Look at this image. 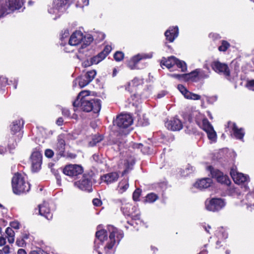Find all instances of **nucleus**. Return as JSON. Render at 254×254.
Masks as SVG:
<instances>
[{
  "label": "nucleus",
  "instance_id": "obj_1",
  "mask_svg": "<svg viewBox=\"0 0 254 254\" xmlns=\"http://www.w3.org/2000/svg\"><path fill=\"white\" fill-rule=\"evenodd\" d=\"M124 237V233L122 231L118 230L112 225H109L107 230H100L96 233V239L94 241V248L95 250L99 248L100 244L105 240L108 242L104 247L105 253L107 254L111 253L114 246L120 243Z\"/></svg>",
  "mask_w": 254,
  "mask_h": 254
},
{
  "label": "nucleus",
  "instance_id": "obj_2",
  "mask_svg": "<svg viewBox=\"0 0 254 254\" xmlns=\"http://www.w3.org/2000/svg\"><path fill=\"white\" fill-rule=\"evenodd\" d=\"M73 106L74 108L80 107L84 112L93 111L95 113L99 112L101 107L100 100L91 99L87 91H82L79 93L73 102Z\"/></svg>",
  "mask_w": 254,
  "mask_h": 254
},
{
  "label": "nucleus",
  "instance_id": "obj_3",
  "mask_svg": "<svg viewBox=\"0 0 254 254\" xmlns=\"http://www.w3.org/2000/svg\"><path fill=\"white\" fill-rule=\"evenodd\" d=\"M12 191L14 194L20 195L28 192L30 185L25 176L20 173H15L11 180Z\"/></svg>",
  "mask_w": 254,
  "mask_h": 254
},
{
  "label": "nucleus",
  "instance_id": "obj_4",
  "mask_svg": "<svg viewBox=\"0 0 254 254\" xmlns=\"http://www.w3.org/2000/svg\"><path fill=\"white\" fill-rule=\"evenodd\" d=\"M24 3L23 0H9L8 4L0 5V18L16 9H20Z\"/></svg>",
  "mask_w": 254,
  "mask_h": 254
},
{
  "label": "nucleus",
  "instance_id": "obj_5",
  "mask_svg": "<svg viewBox=\"0 0 254 254\" xmlns=\"http://www.w3.org/2000/svg\"><path fill=\"white\" fill-rule=\"evenodd\" d=\"M226 203L224 199L220 198L207 199L205 202L206 209L210 211H217L222 209Z\"/></svg>",
  "mask_w": 254,
  "mask_h": 254
},
{
  "label": "nucleus",
  "instance_id": "obj_6",
  "mask_svg": "<svg viewBox=\"0 0 254 254\" xmlns=\"http://www.w3.org/2000/svg\"><path fill=\"white\" fill-rule=\"evenodd\" d=\"M121 209L125 215L130 216L132 220H139L140 213L135 206L129 203H126L122 204Z\"/></svg>",
  "mask_w": 254,
  "mask_h": 254
},
{
  "label": "nucleus",
  "instance_id": "obj_7",
  "mask_svg": "<svg viewBox=\"0 0 254 254\" xmlns=\"http://www.w3.org/2000/svg\"><path fill=\"white\" fill-rule=\"evenodd\" d=\"M206 169L210 172L211 177L215 178L218 183L227 186H229L231 184L229 177L224 175L219 170L214 168L211 166H208Z\"/></svg>",
  "mask_w": 254,
  "mask_h": 254
},
{
  "label": "nucleus",
  "instance_id": "obj_8",
  "mask_svg": "<svg viewBox=\"0 0 254 254\" xmlns=\"http://www.w3.org/2000/svg\"><path fill=\"white\" fill-rule=\"evenodd\" d=\"M210 71L205 72L200 69H196L190 73L183 74L181 75L185 80H191L192 81H196L195 78L197 77L198 79H204L208 78L209 77ZM178 76H180L177 75Z\"/></svg>",
  "mask_w": 254,
  "mask_h": 254
},
{
  "label": "nucleus",
  "instance_id": "obj_9",
  "mask_svg": "<svg viewBox=\"0 0 254 254\" xmlns=\"http://www.w3.org/2000/svg\"><path fill=\"white\" fill-rule=\"evenodd\" d=\"M133 123L132 117L128 114H122L118 116L114 121V125L120 128H126Z\"/></svg>",
  "mask_w": 254,
  "mask_h": 254
},
{
  "label": "nucleus",
  "instance_id": "obj_10",
  "mask_svg": "<svg viewBox=\"0 0 254 254\" xmlns=\"http://www.w3.org/2000/svg\"><path fill=\"white\" fill-rule=\"evenodd\" d=\"M83 172L82 167L77 164H69L66 165L63 170V173L70 177H76L82 174Z\"/></svg>",
  "mask_w": 254,
  "mask_h": 254
},
{
  "label": "nucleus",
  "instance_id": "obj_11",
  "mask_svg": "<svg viewBox=\"0 0 254 254\" xmlns=\"http://www.w3.org/2000/svg\"><path fill=\"white\" fill-rule=\"evenodd\" d=\"M74 185L82 190L88 192H91L92 190V179L88 175H83L80 180L74 183Z\"/></svg>",
  "mask_w": 254,
  "mask_h": 254
},
{
  "label": "nucleus",
  "instance_id": "obj_12",
  "mask_svg": "<svg viewBox=\"0 0 254 254\" xmlns=\"http://www.w3.org/2000/svg\"><path fill=\"white\" fill-rule=\"evenodd\" d=\"M69 0H54L52 7L48 9L50 14H56L60 15L65 10V6Z\"/></svg>",
  "mask_w": 254,
  "mask_h": 254
},
{
  "label": "nucleus",
  "instance_id": "obj_13",
  "mask_svg": "<svg viewBox=\"0 0 254 254\" xmlns=\"http://www.w3.org/2000/svg\"><path fill=\"white\" fill-rule=\"evenodd\" d=\"M42 156L40 152L35 150L32 152L31 155V161L33 172H36L40 170L42 163Z\"/></svg>",
  "mask_w": 254,
  "mask_h": 254
},
{
  "label": "nucleus",
  "instance_id": "obj_14",
  "mask_svg": "<svg viewBox=\"0 0 254 254\" xmlns=\"http://www.w3.org/2000/svg\"><path fill=\"white\" fill-rule=\"evenodd\" d=\"M212 68L216 72L223 74L226 77L230 75V72L228 65L219 61H214L211 64Z\"/></svg>",
  "mask_w": 254,
  "mask_h": 254
},
{
  "label": "nucleus",
  "instance_id": "obj_15",
  "mask_svg": "<svg viewBox=\"0 0 254 254\" xmlns=\"http://www.w3.org/2000/svg\"><path fill=\"white\" fill-rule=\"evenodd\" d=\"M152 57L151 54H138L133 56L128 62L127 65L131 69L136 68V64L141 60L150 59Z\"/></svg>",
  "mask_w": 254,
  "mask_h": 254
},
{
  "label": "nucleus",
  "instance_id": "obj_16",
  "mask_svg": "<svg viewBox=\"0 0 254 254\" xmlns=\"http://www.w3.org/2000/svg\"><path fill=\"white\" fill-rule=\"evenodd\" d=\"M166 127L169 130L173 131L180 130L183 128V124L178 118L174 117L168 120L165 123Z\"/></svg>",
  "mask_w": 254,
  "mask_h": 254
},
{
  "label": "nucleus",
  "instance_id": "obj_17",
  "mask_svg": "<svg viewBox=\"0 0 254 254\" xmlns=\"http://www.w3.org/2000/svg\"><path fill=\"white\" fill-rule=\"evenodd\" d=\"M230 175L234 181L238 184L245 183L249 180L248 176L244 175L243 173L237 172L236 169L234 168H231Z\"/></svg>",
  "mask_w": 254,
  "mask_h": 254
},
{
  "label": "nucleus",
  "instance_id": "obj_18",
  "mask_svg": "<svg viewBox=\"0 0 254 254\" xmlns=\"http://www.w3.org/2000/svg\"><path fill=\"white\" fill-rule=\"evenodd\" d=\"M178 89L187 99L198 100L201 98V96L199 95L189 91L182 84H179L178 85Z\"/></svg>",
  "mask_w": 254,
  "mask_h": 254
},
{
  "label": "nucleus",
  "instance_id": "obj_19",
  "mask_svg": "<svg viewBox=\"0 0 254 254\" xmlns=\"http://www.w3.org/2000/svg\"><path fill=\"white\" fill-rule=\"evenodd\" d=\"M228 126L232 128L233 136L236 139L241 140L243 139L245 135L243 128H239L235 123L232 122L228 123Z\"/></svg>",
  "mask_w": 254,
  "mask_h": 254
},
{
  "label": "nucleus",
  "instance_id": "obj_20",
  "mask_svg": "<svg viewBox=\"0 0 254 254\" xmlns=\"http://www.w3.org/2000/svg\"><path fill=\"white\" fill-rule=\"evenodd\" d=\"M83 39V35L80 31H76L70 36L68 44L71 46H76L80 44Z\"/></svg>",
  "mask_w": 254,
  "mask_h": 254
},
{
  "label": "nucleus",
  "instance_id": "obj_21",
  "mask_svg": "<svg viewBox=\"0 0 254 254\" xmlns=\"http://www.w3.org/2000/svg\"><path fill=\"white\" fill-rule=\"evenodd\" d=\"M24 121L22 120H17L13 122L11 126V131L12 134L18 133V136L20 138L22 135L21 129L23 127Z\"/></svg>",
  "mask_w": 254,
  "mask_h": 254
},
{
  "label": "nucleus",
  "instance_id": "obj_22",
  "mask_svg": "<svg viewBox=\"0 0 254 254\" xmlns=\"http://www.w3.org/2000/svg\"><path fill=\"white\" fill-rule=\"evenodd\" d=\"M179 34V29L177 26L170 27L165 32V36L166 40L170 42H173L178 37Z\"/></svg>",
  "mask_w": 254,
  "mask_h": 254
},
{
  "label": "nucleus",
  "instance_id": "obj_23",
  "mask_svg": "<svg viewBox=\"0 0 254 254\" xmlns=\"http://www.w3.org/2000/svg\"><path fill=\"white\" fill-rule=\"evenodd\" d=\"M39 214L45 217L48 220H51L53 217V214L48 207V204L44 203L39 205Z\"/></svg>",
  "mask_w": 254,
  "mask_h": 254
},
{
  "label": "nucleus",
  "instance_id": "obj_24",
  "mask_svg": "<svg viewBox=\"0 0 254 254\" xmlns=\"http://www.w3.org/2000/svg\"><path fill=\"white\" fill-rule=\"evenodd\" d=\"M119 177L117 172H111L106 174L101 177V179L107 184H111L116 182Z\"/></svg>",
  "mask_w": 254,
  "mask_h": 254
},
{
  "label": "nucleus",
  "instance_id": "obj_25",
  "mask_svg": "<svg viewBox=\"0 0 254 254\" xmlns=\"http://www.w3.org/2000/svg\"><path fill=\"white\" fill-rule=\"evenodd\" d=\"M212 183V181L210 178H204L197 181L194 184V187L200 190L204 189L210 187Z\"/></svg>",
  "mask_w": 254,
  "mask_h": 254
},
{
  "label": "nucleus",
  "instance_id": "obj_26",
  "mask_svg": "<svg viewBox=\"0 0 254 254\" xmlns=\"http://www.w3.org/2000/svg\"><path fill=\"white\" fill-rule=\"evenodd\" d=\"M56 150L58 151V154L63 156L65 150V141L61 136H59L58 142L55 147Z\"/></svg>",
  "mask_w": 254,
  "mask_h": 254
},
{
  "label": "nucleus",
  "instance_id": "obj_27",
  "mask_svg": "<svg viewBox=\"0 0 254 254\" xmlns=\"http://www.w3.org/2000/svg\"><path fill=\"white\" fill-rule=\"evenodd\" d=\"M176 61H177V59L173 56H171L169 57L167 60L164 58V59L161 61V64L169 69L176 64Z\"/></svg>",
  "mask_w": 254,
  "mask_h": 254
},
{
  "label": "nucleus",
  "instance_id": "obj_28",
  "mask_svg": "<svg viewBox=\"0 0 254 254\" xmlns=\"http://www.w3.org/2000/svg\"><path fill=\"white\" fill-rule=\"evenodd\" d=\"M128 187V180L124 179L119 182L117 190L119 193H123L127 190Z\"/></svg>",
  "mask_w": 254,
  "mask_h": 254
},
{
  "label": "nucleus",
  "instance_id": "obj_29",
  "mask_svg": "<svg viewBox=\"0 0 254 254\" xmlns=\"http://www.w3.org/2000/svg\"><path fill=\"white\" fill-rule=\"evenodd\" d=\"M77 82L78 83L79 86L80 88H83L88 85L90 81H88V79H87V77H85V76L82 75L78 77V78H76L73 82V86L76 84Z\"/></svg>",
  "mask_w": 254,
  "mask_h": 254
},
{
  "label": "nucleus",
  "instance_id": "obj_30",
  "mask_svg": "<svg viewBox=\"0 0 254 254\" xmlns=\"http://www.w3.org/2000/svg\"><path fill=\"white\" fill-rule=\"evenodd\" d=\"M112 47L111 46L107 45L105 47L102 51L99 53L97 55L103 61L111 52Z\"/></svg>",
  "mask_w": 254,
  "mask_h": 254
},
{
  "label": "nucleus",
  "instance_id": "obj_31",
  "mask_svg": "<svg viewBox=\"0 0 254 254\" xmlns=\"http://www.w3.org/2000/svg\"><path fill=\"white\" fill-rule=\"evenodd\" d=\"M202 128L206 132H207L212 131L213 128L212 126L209 123L208 120L205 118L202 121Z\"/></svg>",
  "mask_w": 254,
  "mask_h": 254
},
{
  "label": "nucleus",
  "instance_id": "obj_32",
  "mask_svg": "<svg viewBox=\"0 0 254 254\" xmlns=\"http://www.w3.org/2000/svg\"><path fill=\"white\" fill-rule=\"evenodd\" d=\"M103 139V137L99 134L95 135L92 138V140L89 142L90 146H95L97 143L100 142Z\"/></svg>",
  "mask_w": 254,
  "mask_h": 254
},
{
  "label": "nucleus",
  "instance_id": "obj_33",
  "mask_svg": "<svg viewBox=\"0 0 254 254\" xmlns=\"http://www.w3.org/2000/svg\"><path fill=\"white\" fill-rule=\"evenodd\" d=\"M96 74V71L94 70H92L87 72L84 75L85 77H87V79H88V81H89L90 82L94 78Z\"/></svg>",
  "mask_w": 254,
  "mask_h": 254
},
{
  "label": "nucleus",
  "instance_id": "obj_34",
  "mask_svg": "<svg viewBox=\"0 0 254 254\" xmlns=\"http://www.w3.org/2000/svg\"><path fill=\"white\" fill-rule=\"evenodd\" d=\"M175 65H176L178 68H181L183 72H185L187 70V64L184 61H181L177 59Z\"/></svg>",
  "mask_w": 254,
  "mask_h": 254
},
{
  "label": "nucleus",
  "instance_id": "obj_35",
  "mask_svg": "<svg viewBox=\"0 0 254 254\" xmlns=\"http://www.w3.org/2000/svg\"><path fill=\"white\" fill-rule=\"evenodd\" d=\"M229 47L230 44L228 42L222 41L221 45L219 47L218 50L220 51L225 52Z\"/></svg>",
  "mask_w": 254,
  "mask_h": 254
},
{
  "label": "nucleus",
  "instance_id": "obj_36",
  "mask_svg": "<svg viewBox=\"0 0 254 254\" xmlns=\"http://www.w3.org/2000/svg\"><path fill=\"white\" fill-rule=\"evenodd\" d=\"M124 57V54L120 51L116 52L114 55L115 60L117 62H120L123 60Z\"/></svg>",
  "mask_w": 254,
  "mask_h": 254
},
{
  "label": "nucleus",
  "instance_id": "obj_37",
  "mask_svg": "<svg viewBox=\"0 0 254 254\" xmlns=\"http://www.w3.org/2000/svg\"><path fill=\"white\" fill-rule=\"evenodd\" d=\"M158 197L157 196L153 193H150L146 196V201L148 202H153L156 200H157Z\"/></svg>",
  "mask_w": 254,
  "mask_h": 254
},
{
  "label": "nucleus",
  "instance_id": "obj_38",
  "mask_svg": "<svg viewBox=\"0 0 254 254\" xmlns=\"http://www.w3.org/2000/svg\"><path fill=\"white\" fill-rule=\"evenodd\" d=\"M206 133L207 134V136L210 140H211L212 141H216L217 135L214 129H213L212 131L211 130Z\"/></svg>",
  "mask_w": 254,
  "mask_h": 254
},
{
  "label": "nucleus",
  "instance_id": "obj_39",
  "mask_svg": "<svg viewBox=\"0 0 254 254\" xmlns=\"http://www.w3.org/2000/svg\"><path fill=\"white\" fill-rule=\"evenodd\" d=\"M89 4V0H78L76 4V7H83L85 6H87Z\"/></svg>",
  "mask_w": 254,
  "mask_h": 254
},
{
  "label": "nucleus",
  "instance_id": "obj_40",
  "mask_svg": "<svg viewBox=\"0 0 254 254\" xmlns=\"http://www.w3.org/2000/svg\"><path fill=\"white\" fill-rule=\"evenodd\" d=\"M141 193L140 189H136L133 193L132 197L134 200H138Z\"/></svg>",
  "mask_w": 254,
  "mask_h": 254
},
{
  "label": "nucleus",
  "instance_id": "obj_41",
  "mask_svg": "<svg viewBox=\"0 0 254 254\" xmlns=\"http://www.w3.org/2000/svg\"><path fill=\"white\" fill-rule=\"evenodd\" d=\"M16 244L20 247H24L26 245V243L24 238H17L16 241Z\"/></svg>",
  "mask_w": 254,
  "mask_h": 254
},
{
  "label": "nucleus",
  "instance_id": "obj_42",
  "mask_svg": "<svg viewBox=\"0 0 254 254\" xmlns=\"http://www.w3.org/2000/svg\"><path fill=\"white\" fill-rule=\"evenodd\" d=\"M140 82H141L139 78H138L137 77H135L130 82L128 83V85L129 86L132 85L133 86H136L138 84H139L140 83Z\"/></svg>",
  "mask_w": 254,
  "mask_h": 254
},
{
  "label": "nucleus",
  "instance_id": "obj_43",
  "mask_svg": "<svg viewBox=\"0 0 254 254\" xmlns=\"http://www.w3.org/2000/svg\"><path fill=\"white\" fill-rule=\"evenodd\" d=\"M91 64H98L99 63L102 61L99 57L97 55L91 58Z\"/></svg>",
  "mask_w": 254,
  "mask_h": 254
},
{
  "label": "nucleus",
  "instance_id": "obj_44",
  "mask_svg": "<svg viewBox=\"0 0 254 254\" xmlns=\"http://www.w3.org/2000/svg\"><path fill=\"white\" fill-rule=\"evenodd\" d=\"M5 233L7 235V237H14V235H15L14 232L11 228H9V227L7 228L5 230Z\"/></svg>",
  "mask_w": 254,
  "mask_h": 254
},
{
  "label": "nucleus",
  "instance_id": "obj_45",
  "mask_svg": "<svg viewBox=\"0 0 254 254\" xmlns=\"http://www.w3.org/2000/svg\"><path fill=\"white\" fill-rule=\"evenodd\" d=\"M45 155L48 158H52L54 155V152L52 150L47 149L45 151Z\"/></svg>",
  "mask_w": 254,
  "mask_h": 254
},
{
  "label": "nucleus",
  "instance_id": "obj_46",
  "mask_svg": "<svg viewBox=\"0 0 254 254\" xmlns=\"http://www.w3.org/2000/svg\"><path fill=\"white\" fill-rule=\"evenodd\" d=\"M69 35V31L67 29H65L62 33L61 36V40H63L64 38H67Z\"/></svg>",
  "mask_w": 254,
  "mask_h": 254
},
{
  "label": "nucleus",
  "instance_id": "obj_47",
  "mask_svg": "<svg viewBox=\"0 0 254 254\" xmlns=\"http://www.w3.org/2000/svg\"><path fill=\"white\" fill-rule=\"evenodd\" d=\"M7 82V78L3 76L0 77V84L2 86H5L6 84H8V83Z\"/></svg>",
  "mask_w": 254,
  "mask_h": 254
},
{
  "label": "nucleus",
  "instance_id": "obj_48",
  "mask_svg": "<svg viewBox=\"0 0 254 254\" xmlns=\"http://www.w3.org/2000/svg\"><path fill=\"white\" fill-rule=\"evenodd\" d=\"M92 202L94 205L96 206H99L102 204V201L100 199L98 198H94L92 200Z\"/></svg>",
  "mask_w": 254,
  "mask_h": 254
},
{
  "label": "nucleus",
  "instance_id": "obj_49",
  "mask_svg": "<svg viewBox=\"0 0 254 254\" xmlns=\"http://www.w3.org/2000/svg\"><path fill=\"white\" fill-rule=\"evenodd\" d=\"M10 226L15 229H18L19 228V224L17 221H13L10 223Z\"/></svg>",
  "mask_w": 254,
  "mask_h": 254
},
{
  "label": "nucleus",
  "instance_id": "obj_50",
  "mask_svg": "<svg viewBox=\"0 0 254 254\" xmlns=\"http://www.w3.org/2000/svg\"><path fill=\"white\" fill-rule=\"evenodd\" d=\"M62 114L66 117H69L70 116V112L68 109L64 108L62 109Z\"/></svg>",
  "mask_w": 254,
  "mask_h": 254
},
{
  "label": "nucleus",
  "instance_id": "obj_51",
  "mask_svg": "<svg viewBox=\"0 0 254 254\" xmlns=\"http://www.w3.org/2000/svg\"><path fill=\"white\" fill-rule=\"evenodd\" d=\"M2 251V253L3 252L5 254H8L10 253V248L8 246H4Z\"/></svg>",
  "mask_w": 254,
  "mask_h": 254
},
{
  "label": "nucleus",
  "instance_id": "obj_52",
  "mask_svg": "<svg viewBox=\"0 0 254 254\" xmlns=\"http://www.w3.org/2000/svg\"><path fill=\"white\" fill-rule=\"evenodd\" d=\"M119 139H120V136L118 138ZM126 142V141L124 139L122 140H118L117 141V142L116 143H118V145H119V148L120 149L121 147H122V146L124 145V144Z\"/></svg>",
  "mask_w": 254,
  "mask_h": 254
},
{
  "label": "nucleus",
  "instance_id": "obj_53",
  "mask_svg": "<svg viewBox=\"0 0 254 254\" xmlns=\"http://www.w3.org/2000/svg\"><path fill=\"white\" fill-rule=\"evenodd\" d=\"M84 38H85V39H87V43L86 44H90L93 40V37L92 36H91V35L87 36V37H85Z\"/></svg>",
  "mask_w": 254,
  "mask_h": 254
},
{
  "label": "nucleus",
  "instance_id": "obj_54",
  "mask_svg": "<svg viewBox=\"0 0 254 254\" xmlns=\"http://www.w3.org/2000/svg\"><path fill=\"white\" fill-rule=\"evenodd\" d=\"M6 244V239L3 237H0V246H3Z\"/></svg>",
  "mask_w": 254,
  "mask_h": 254
},
{
  "label": "nucleus",
  "instance_id": "obj_55",
  "mask_svg": "<svg viewBox=\"0 0 254 254\" xmlns=\"http://www.w3.org/2000/svg\"><path fill=\"white\" fill-rule=\"evenodd\" d=\"M143 146V145L141 143H134L133 144V148H141Z\"/></svg>",
  "mask_w": 254,
  "mask_h": 254
},
{
  "label": "nucleus",
  "instance_id": "obj_56",
  "mask_svg": "<svg viewBox=\"0 0 254 254\" xmlns=\"http://www.w3.org/2000/svg\"><path fill=\"white\" fill-rule=\"evenodd\" d=\"M64 120L62 118L60 117L57 120V124L58 126H62L63 125Z\"/></svg>",
  "mask_w": 254,
  "mask_h": 254
},
{
  "label": "nucleus",
  "instance_id": "obj_57",
  "mask_svg": "<svg viewBox=\"0 0 254 254\" xmlns=\"http://www.w3.org/2000/svg\"><path fill=\"white\" fill-rule=\"evenodd\" d=\"M249 86L254 90V80H252L248 82Z\"/></svg>",
  "mask_w": 254,
  "mask_h": 254
},
{
  "label": "nucleus",
  "instance_id": "obj_58",
  "mask_svg": "<svg viewBox=\"0 0 254 254\" xmlns=\"http://www.w3.org/2000/svg\"><path fill=\"white\" fill-rule=\"evenodd\" d=\"M6 151V149L3 146H0V154H3Z\"/></svg>",
  "mask_w": 254,
  "mask_h": 254
},
{
  "label": "nucleus",
  "instance_id": "obj_59",
  "mask_svg": "<svg viewBox=\"0 0 254 254\" xmlns=\"http://www.w3.org/2000/svg\"><path fill=\"white\" fill-rule=\"evenodd\" d=\"M7 239L8 242L10 244L13 243L14 241V237H7Z\"/></svg>",
  "mask_w": 254,
  "mask_h": 254
},
{
  "label": "nucleus",
  "instance_id": "obj_60",
  "mask_svg": "<svg viewBox=\"0 0 254 254\" xmlns=\"http://www.w3.org/2000/svg\"><path fill=\"white\" fill-rule=\"evenodd\" d=\"M93 159L96 161L98 162L99 160V156L98 155L94 154L92 156Z\"/></svg>",
  "mask_w": 254,
  "mask_h": 254
},
{
  "label": "nucleus",
  "instance_id": "obj_61",
  "mask_svg": "<svg viewBox=\"0 0 254 254\" xmlns=\"http://www.w3.org/2000/svg\"><path fill=\"white\" fill-rule=\"evenodd\" d=\"M17 254H26V253L24 250L20 249L18 250Z\"/></svg>",
  "mask_w": 254,
  "mask_h": 254
},
{
  "label": "nucleus",
  "instance_id": "obj_62",
  "mask_svg": "<svg viewBox=\"0 0 254 254\" xmlns=\"http://www.w3.org/2000/svg\"><path fill=\"white\" fill-rule=\"evenodd\" d=\"M83 64L84 66H90V65L92 64H91V62L89 63L88 61L84 62Z\"/></svg>",
  "mask_w": 254,
  "mask_h": 254
},
{
  "label": "nucleus",
  "instance_id": "obj_63",
  "mask_svg": "<svg viewBox=\"0 0 254 254\" xmlns=\"http://www.w3.org/2000/svg\"><path fill=\"white\" fill-rule=\"evenodd\" d=\"M203 227L207 232L209 233L208 229L211 228V227L209 225H207V227L206 226H203Z\"/></svg>",
  "mask_w": 254,
  "mask_h": 254
},
{
  "label": "nucleus",
  "instance_id": "obj_64",
  "mask_svg": "<svg viewBox=\"0 0 254 254\" xmlns=\"http://www.w3.org/2000/svg\"><path fill=\"white\" fill-rule=\"evenodd\" d=\"M165 95V93H164V92H163L162 93H160L158 94V95H157V97L158 98H162L163 96H164Z\"/></svg>",
  "mask_w": 254,
  "mask_h": 254
}]
</instances>
